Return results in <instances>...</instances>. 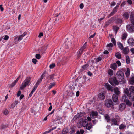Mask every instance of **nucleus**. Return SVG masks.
I'll return each instance as SVG.
<instances>
[{
    "label": "nucleus",
    "mask_w": 134,
    "mask_h": 134,
    "mask_svg": "<svg viewBox=\"0 0 134 134\" xmlns=\"http://www.w3.org/2000/svg\"><path fill=\"white\" fill-rule=\"evenodd\" d=\"M32 62L35 64L37 61V60L36 59H33L32 60Z\"/></svg>",
    "instance_id": "052dcab7"
},
{
    "label": "nucleus",
    "mask_w": 134,
    "mask_h": 134,
    "mask_svg": "<svg viewBox=\"0 0 134 134\" xmlns=\"http://www.w3.org/2000/svg\"><path fill=\"white\" fill-rule=\"evenodd\" d=\"M88 122L86 119L84 120L83 122V126L84 127H85L88 124Z\"/></svg>",
    "instance_id": "a878e982"
},
{
    "label": "nucleus",
    "mask_w": 134,
    "mask_h": 134,
    "mask_svg": "<svg viewBox=\"0 0 134 134\" xmlns=\"http://www.w3.org/2000/svg\"><path fill=\"white\" fill-rule=\"evenodd\" d=\"M105 97V95L104 93H101L98 95V98L101 100L104 99Z\"/></svg>",
    "instance_id": "9b49d317"
},
{
    "label": "nucleus",
    "mask_w": 134,
    "mask_h": 134,
    "mask_svg": "<svg viewBox=\"0 0 134 134\" xmlns=\"http://www.w3.org/2000/svg\"><path fill=\"white\" fill-rule=\"evenodd\" d=\"M129 90L130 92H133L134 93V87L132 86L130 87L129 88Z\"/></svg>",
    "instance_id": "58836bf2"
},
{
    "label": "nucleus",
    "mask_w": 134,
    "mask_h": 134,
    "mask_svg": "<svg viewBox=\"0 0 134 134\" xmlns=\"http://www.w3.org/2000/svg\"><path fill=\"white\" fill-rule=\"evenodd\" d=\"M115 56L118 59H120L121 58V54L119 52H117L116 53Z\"/></svg>",
    "instance_id": "c9c22d12"
},
{
    "label": "nucleus",
    "mask_w": 134,
    "mask_h": 134,
    "mask_svg": "<svg viewBox=\"0 0 134 134\" xmlns=\"http://www.w3.org/2000/svg\"><path fill=\"white\" fill-rule=\"evenodd\" d=\"M36 89V88L34 87L33 90H32V91L31 92L30 94H29V97H31L32 96V94H33L34 92V91H35V90Z\"/></svg>",
    "instance_id": "a19ab883"
},
{
    "label": "nucleus",
    "mask_w": 134,
    "mask_h": 134,
    "mask_svg": "<svg viewBox=\"0 0 134 134\" xmlns=\"http://www.w3.org/2000/svg\"><path fill=\"white\" fill-rule=\"evenodd\" d=\"M119 66L121 65V63L119 61H117L116 62V63H113L111 64L110 67H117V64Z\"/></svg>",
    "instance_id": "f8f14e48"
},
{
    "label": "nucleus",
    "mask_w": 134,
    "mask_h": 134,
    "mask_svg": "<svg viewBox=\"0 0 134 134\" xmlns=\"http://www.w3.org/2000/svg\"><path fill=\"white\" fill-rule=\"evenodd\" d=\"M21 94V91H19L17 93V95L18 97Z\"/></svg>",
    "instance_id": "338daca9"
},
{
    "label": "nucleus",
    "mask_w": 134,
    "mask_h": 134,
    "mask_svg": "<svg viewBox=\"0 0 134 134\" xmlns=\"http://www.w3.org/2000/svg\"><path fill=\"white\" fill-rule=\"evenodd\" d=\"M127 2L129 4L131 5L132 4V2L131 0H127Z\"/></svg>",
    "instance_id": "680f3d73"
},
{
    "label": "nucleus",
    "mask_w": 134,
    "mask_h": 134,
    "mask_svg": "<svg viewBox=\"0 0 134 134\" xmlns=\"http://www.w3.org/2000/svg\"><path fill=\"white\" fill-rule=\"evenodd\" d=\"M123 49L122 53L124 54H127L129 52V50L128 47H126Z\"/></svg>",
    "instance_id": "aec40b11"
},
{
    "label": "nucleus",
    "mask_w": 134,
    "mask_h": 134,
    "mask_svg": "<svg viewBox=\"0 0 134 134\" xmlns=\"http://www.w3.org/2000/svg\"><path fill=\"white\" fill-rule=\"evenodd\" d=\"M35 57L37 59H39L41 58V56L39 54H37L36 55Z\"/></svg>",
    "instance_id": "603ef678"
},
{
    "label": "nucleus",
    "mask_w": 134,
    "mask_h": 134,
    "mask_svg": "<svg viewBox=\"0 0 134 134\" xmlns=\"http://www.w3.org/2000/svg\"><path fill=\"white\" fill-rule=\"evenodd\" d=\"M111 21L110 20H109L107 21L105 23V26L107 27L111 23Z\"/></svg>",
    "instance_id": "4c0bfd02"
},
{
    "label": "nucleus",
    "mask_w": 134,
    "mask_h": 134,
    "mask_svg": "<svg viewBox=\"0 0 134 134\" xmlns=\"http://www.w3.org/2000/svg\"><path fill=\"white\" fill-rule=\"evenodd\" d=\"M126 107V105L124 103H122L119 106V108L121 110H124Z\"/></svg>",
    "instance_id": "a211bd4d"
},
{
    "label": "nucleus",
    "mask_w": 134,
    "mask_h": 134,
    "mask_svg": "<svg viewBox=\"0 0 134 134\" xmlns=\"http://www.w3.org/2000/svg\"><path fill=\"white\" fill-rule=\"evenodd\" d=\"M78 81L80 84H85L86 82L85 80H84L81 77H78Z\"/></svg>",
    "instance_id": "f3484780"
},
{
    "label": "nucleus",
    "mask_w": 134,
    "mask_h": 134,
    "mask_svg": "<svg viewBox=\"0 0 134 134\" xmlns=\"http://www.w3.org/2000/svg\"><path fill=\"white\" fill-rule=\"evenodd\" d=\"M118 96L115 94H113L112 96L113 100L114 102H116L118 100Z\"/></svg>",
    "instance_id": "dca6fc26"
},
{
    "label": "nucleus",
    "mask_w": 134,
    "mask_h": 134,
    "mask_svg": "<svg viewBox=\"0 0 134 134\" xmlns=\"http://www.w3.org/2000/svg\"><path fill=\"white\" fill-rule=\"evenodd\" d=\"M108 74L110 75H113V71L111 69H109L108 71Z\"/></svg>",
    "instance_id": "ea45409f"
},
{
    "label": "nucleus",
    "mask_w": 134,
    "mask_h": 134,
    "mask_svg": "<svg viewBox=\"0 0 134 134\" xmlns=\"http://www.w3.org/2000/svg\"><path fill=\"white\" fill-rule=\"evenodd\" d=\"M31 77H27L25 80L24 82H23L22 84L20 86V89L23 90L26 87L30 84Z\"/></svg>",
    "instance_id": "7ed1b4c3"
},
{
    "label": "nucleus",
    "mask_w": 134,
    "mask_h": 134,
    "mask_svg": "<svg viewBox=\"0 0 134 134\" xmlns=\"http://www.w3.org/2000/svg\"><path fill=\"white\" fill-rule=\"evenodd\" d=\"M63 132L64 134H66L68 132V129L65 128L63 130Z\"/></svg>",
    "instance_id": "de8ad7c7"
},
{
    "label": "nucleus",
    "mask_w": 134,
    "mask_h": 134,
    "mask_svg": "<svg viewBox=\"0 0 134 134\" xmlns=\"http://www.w3.org/2000/svg\"><path fill=\"white\" fill-rule=\"evenodd\" d=\"M118 81L121 84H122L126 82V80L124 79V75L123 72L121 71H118L116 74Z\"/></svg>",
    "instance_id": "f257e3e1"
},
{
    "label": "nucleus",
    "mask_w": 134,
    "mask_h": 134,
    "mask_svg": "<svg viewBox=\"0 0 134 134\" xmlns=\"http://www.w3.org/2000/svg\"><path fill=\"white\" fill-rule=\"evenodd\" d=\"M9 38L8 36L7 35H5L4 36V37L3 38L4 40H7Z\"/></svg>",
    "instance_id": "4d7b16f0"
},
{
    "label": "nucleus",
    "mask_w": 134,
    "mask_h": 134,
    "mask_svg": "<svg viewBox=\"0 0 134 134\" xmlns=\"http://www.w3.org/2000/svg\"><path fill=\"white\" fill-rule=\"evenodd\" d=\"M86 43L87 42H86L84 44L83 46L80 49L79 51L77 52V58H79L80 57L81 55V54H82L83 52L86 47Z\"/></svg>",
    "instance_id": "20e7f679"
},
{
    "label": "nucleus",
    "mask_w": 134,
    "mask_h": 134,
    "mask_svg": "<svg viewBox=\"0 0 134 134\" xmlns=\"http://www.w3.org/2000/svg\"><path fill=\"white\" fill-rule=\"evenodd\" d=\"M23 134H29V130H25L23 131Z\"/></svg>",
    "instance_id": "a18cd8bd"
},
{
    "label": "nucleus",
    "mask_w": 134,
    "mask_h": 134,
    "mask_svg": "<svg viewBox=\"0 0 134 134\" xmlns=\"http://www.w3.org/2000/svg\"><path fill=\"white\" fill-rule=\"evenodd\" d=\"M27 34V32H24L22 35L16 37V38H18V41L21 40H22L23 38Z\"/></svg>",
    "instance_id": "9d476101"
},
{
    "label": "nucleus",
    "mask_w": 134,
    "mask_h": 134,
    "mask_svg": "<svg viewBox=\"0 0 134 134\" xmlns=\"http://www.w3.org/2000/svg\"><path fill=\"white\" fill-rule=\"evenodd\" d=\"M117 44L118 47L121 50L123 49L124 48L123 46V44L121 43L118 42Z\"/></svg>",
    "instance_id": "cd10ccee"
},
{
    "label": "nucleus",
    "mask_w": 134,
    "mask_h": 134,
    "mask_svg": "<svg viewBox=\"0 0 134 134\" xmlns=\"http://www.w3.org/2000/svg\"><path fill=\"white\" fill-rule=\"evenodd\" d=\"M126 62L127 64L129 63H130V60L128 56H127L126 57Z\"/></svg>",
    "instance_id": "c03bdc74"
},
{
    "label": "nucleus",
    "mask_w": 134,
    "mask_h": 134,
    "mask_svg": "<svg viewBox=\"0 0 134 134\" xmlns=\"http://www.w3.org/2000/svg\"><path fill=\"white\" fill-rule=\"evenodd\" d=\"M98 115V113L97 111H92L90 114V116L92 118H96Z\"/></svg>",
    "instance_id": "6e6552de"
},
{
    "label": "nucleus",
    "mask_w": 134,
    "mask_h": 134,
    "mask_svg": "<svg viewBox=\"0 0 134 134\" xmlns=\"http://www.w3.org/2000/svg\"><path fill=\"white\" fill-rule=\"evenodd\" d=\"M126 30L130 33L134 32V26L131 24H128L126 26Z\"/></svg>",
    "instance_id": "39448f33"
},
{
    "label": "nucleus",
    "mask_w": 134,
    "mask_h": 134,
    "mask_svg": "<svg viewBox=\"0 0 134 134\" xmlns=\"http://www.w3.org/2000/svg\"><path fill=\"white\" fill-rule=\"evenodd\" d=\"M105 17H104L103 18H101L100 19H98V20L99 22L100 23L101 22V21L102 20H103L104 19Z\"/></svg>",
    "instance_id": "13d9d810"
},
{
    "label": "nucleus",
    "mask_w": 134,
    "mask_h": 134,
    "mask_svg": "<svg viewBox=\"0 0 134 134\" xmlns=\"http://www.w3.org/2000/svg\"><path fill=\"white\" fill-rule=\"evenodd\" d=\"M117 11V9L116 8V7H114L113 9L112 12H111V14L113 15H114Z\"/></svg>",
    "instance_id": "72a5a7b5"
},
{
    "label": "nucleus",
    "mask_w": 134,
    "mask_h": 134,
    "mask_svg": "<svg viewBox=\"0 0 134 134\" xmlns=\"http://www.w3.org/2000/svg\"><path fill=\"white\" fill-rule=\"evenodd\" d=\"M127 36V34L126 33H124L122 35V40H125Z\"/></svg>",
    "instance_id": "c756f323"
},
{
    "label": "nucleus",
    "mask_w": 134,
    "mask_h": 134,
    "mask_svg": "<svg viewBox=\"0 0 134 134\" xmlns=\"http://www.w3.org/2000/svg\"><path fill=\"white\" fill-rule=\"evenodd\" d=\"M127 42L129 45L134 46V40L133 38H129Z\"/></svg>",
    "instance_id": "4468645a"
},
{
    "label": "nucleus",
    "mask_w": 134,
    "mask_h": 134,
    "mask_svg": "<svg viewBox=\"0 0 134 134\" xmlns=\"http://www.w3.org/2000/svg\"><path fill=\"white\" fill-rule=\"evenodd\" d=\"M56 85V82H53V83H51V85L48 87V89H50L53 87L55 86Z\"/></svg>",
    "instance_id": "7c9ffc66"
},
{
    "label": "nucleus",
    "mask_w": 134,
    "mask_h": 134,
    "mask_svg": "<svg viewBox=\"0 0 134 134\" xmlns=\"http://www.w3.org/2000/svg\"><path fill=\"white\" fill-rule=\"evenodd\" d=\"M129 82L131 84H134V76L131 78L129 80Z\"/></svg>",
    "instance_id": "c85d7f7f"
},
{
    "label": "nucleus",
    "mask_w": 134,
    "mask_h": 134,
    "mask_svg": "<svg viewBox=\"0 0 134 134\" xmlns=\"http://www.w3.org/2000/svg\"><path fill=\"white\" fill-rule=\"evenodd\" d=\"M124 92L125 93L127 94V96L129 94V91L128 90V89L127 88L125 90H124Z\"/></svg>",
    "instance_id": "8fccbe9b"
},
{
    "label": "nucleus",
    "mask_w": 134,
    "mask_h": 134,
    "mask_svg": "<svg viewBox=\"0 0 134 134\" xmlns=\"http://www.w3.org/2000/svg\"><path fill=\"white\" fill-rule=\"evenodd\" d=\"M85 113H81V112H80V113H78L77 114V116H79V118H80V117L84 115L85 114Z\"/></svg>",
    "instance_id": "37998d69"
},
{
    "label": "nucleus",
    "mask_w": 134,
    "mask_h": 134,
    "mask_svg": "<svg viewBox=\"0 0 134 134\" xmlns=\"http://www.w3.org/2000/svg\"><path fill=\"white\" fill-rule=\"evenodd\" d=\"M130 99L132 101H134V93L133 92H130L128 95Z\"/></svg>",
    "instance_id": "ddd939ff"
},
{
    "label": "nucleus",
    "mask_w": 134,
    "mask_h": 134,
    "mask_svg": "<svg viewBox=\"0 0 134 134\" xmlns=\"http://www.w3.org/2000/svg\"><path fill=\"white\" fill-rule=\"evenodd\" d=\"M117 22L119 23L122 24L123 23V21L122 19H117Z\"/></svg>",
    "instance_id": "79ce46f5"
},
{
    "label": "nucleus",
    "mask_w": 134,
    "mask_h": 134,
    "mask_svg": "<svg viewBox=\"0 0 134 134\" xmlns=\"http://www.w3.org/2000/svg\"><path fill=\"white\" fill-rule=\"evenodd\" d=\"M96 34V33H94L93 35H91L89 37V38H93L94 37V36H95Z\"/></svg>",
    "instance_id": "bf43d9fd"
},
{
    "label": "nucleus",
    "mask_w": 134,
    "mask_h": 134,
    "mask_svg": "<svg viewBox=\"0 0 134 134\" xmlns=\"http://www.w3.org/2000/svg\"><path fill=\"white\" fill-rule=\"evenodd\" d=\"M85 127L86 129L90 130L91 129L92 127V126L91 124L89 123Z\"/></svg>",
    "instance_id": "b1692460"
},
{
    "label": "nucleus",
    "mask_w": 134,
    "mask_h": 134,
    "mask_svg": "<svg viewBox=\"0 0 134 134\" xmlns=\"http://www.w3.org/2000/svg\"><path fill=\"white\" fill-rule=\"evenodd\" d=\"M130 51L133 54H134V48H132L130 49Z\"/></svg>",
    "instance_id": "774afa93"
},
{
    "label": "nucleus",
    "mask_w": 134,
    "mask_h": 134,
    "mask_svg": "<svg viewBox=\"0 0 134 134\" xmlns=\"http://www.w3.org/2000/svg\"><path fill=\"white\" fill-rule=\"evenodd\" d=\"M96 59V62H98L101 60L102 59V58L101 57H99L97 59Z\"/></svg>",
    "instance_id": "5fc2aeb1"
},
{
    "label": "nucleus",
    "mask_w": 134,
    "mask_h": 134,
    "mask_svg": "<svg viewBox=\"0 0 134 134\" xmlns=\"http://www.w3.org/2000/svg\"><path fill=\"white\" fill-rule=\"evenodd\" d=\"M113 46V45L112 43H111L109 44H107V47L109 48H111Z\"/></svg>",
    "instance_id": "3c124183"
},
{
    "label": "nucleus",
    "mask_w": 134,
    "mask_h": 134,
    "mask_svg": "<svg viewBox=\"0 0 134 134\" xmlns=\"http://www.w3.org/2000/svg\"><path fill=\"white\" fill-rule=\"evenodd\" d=\"M54 74L51 75H49L48 76V78L49 79H52L53 81V79H55L54 77Z\"/></svg>",
    "instance_id": "e433bc0d"
},
{
    "label": "nucleus",
    "mask_w": 134,
    "mask_h": 134,
    "mask_svg": "<svg viewBox=\"0 0 134 134\" xmlns=\"http://www.w3.org/2000/svg\"><path fill=\"white\" fill-rule=\"evenodd\" d=\"M113 104V103L111 99H108L105 101V105L108 107H111Z\"/></svg>",
    "instance_id": "0eeeda50"
},
{
    "label": "nucleus",
    "mask_w": 134,
    "mask_h": 134,
    "mask_svg": "<svg viewBox=\"0 0 134 134\" xmlns=\"http://www.w3.org/2000/svg\"><path fill=\"white\" fill-rule=\"evenodd\" d=\"M112 81L113 83L110 82V83L112 85H116L118 84V82L117 80L116 79V78H114L112 80Z\"/></svg>",
    "instance_id": "4be33fe9"
},
{
    "label": "nucleus",
    "mask_w": 134,
    "mask_h": 134,
    "mask_svg": "<svg viewBox=\"0 0 134 134\" xmlns=\"http://www.w3.org/2000/svg\"><path fill=\"white\" fill-rule=\"evenodd\" d=\"M104 117L105 119L107 120V122H109L110 118L109 116L107 114H105L104 115Z\"/></svg>",
    "instance_id": "5701e85b"
},
{
    "label": "nucleus",
    "mask_w": 134,
    "mask_h": 134,
    "mask_svg": "<svg viewBox=\"0 0 134 134\" xmlns=\"http://www.w3.org/2000/svg\"><path fill=\"white\" fill-rule=\"evenodd\" d=\"M111 41L115 45L116 44V42L115 41V40L114 38H112L111 39Z\"/></svg>",
    "instance_id": "09e8293b"
},
{
    "label": "nucleus",
    "mask_w": 134,
    "mask_h": 134,
    "mask_svg": "<svg viewBox=\"0 0 134 134\" xmlns=\"http://www.w3.org/2000/svg\"><path fill=\"white\" fill-rule=\"evenodd\" d=\"M82 79L84 80H85L86 81V76L83 75L81 76V77Z\"/></svg>",
    "instance_id": "0e129e2a"
},
{
    "label": "nucleus",
    "mask_w": 134,
    "mask_h": 134,
    "mask_svg": "<svg viewBox=\"0 0 134 134\" xmlns=\"http://www.w3.org/2000/svg\"><path fill=\"white\" fill-rule=\"evenodd\" d=\"M104 86L108 90H110L112 92L113 91V89H112L113 87L111 85L108 83H106Z\"/></svg>",
    "instance_id": "1a4fd4ad"
},
{
    "label": "nucleus",
    "mask_w": 134,
    "mask_h": 134,
    "mask_svg": "<svg viewBox=\"0 0 134 134\" xmlns=\"http://www.w3.org/2000/svg\"><path fill=\"white\" fill-rule=\"evenodd\" d=\"M113 30L115 31V33L116 34L119 29V27L116 26H114L113 27Z\"/></svg>",
    "instance_id": "f704fd0d"
},
{
    "label": "nucleus",
    "mask_w": 134,
    "mask_h": 134,
    "mask_svg": "<svg viewBox=\"0 0 134 134\" xmlns=\"http://www.w3.org/2000/svg\"><path fill=\"white\" fill-rule=\"evenodd\" d=\"M121 2H120L119 3H118L117 5L115 7H116V8L118 9L119 5L120 4Z\"/></svg>",
    "instance_id": "69168bd1"
},
{
    "label": "nucleus",
    "mask_w": 134,
    "mask_h": 134,
    "mask_svg": "<svg viewBox=\"0 0 134 134\" xmlns=\"http://www.w3.org/2000/svg\"><path fill=\"white\" fill-rule=\"evenodd\" d=\"M21 76L20 75L16 79V80L14 81L10 85V87H14L16 83L18 80L20 78Z\"/></svg>",
    "instance_id": "2eb2a0df"
},
{
    "label": "nucleus",
    "mask_w": 134,
    "mask_h": 134,
    "mask_svg": "<svg viewBox=\"0 0 134 134\" xmlns=\"http://www.w3.org/2000/svg\"><path fill=\"white\" fill-rule=\"evenodd\" d=\"M124 102L126 103V104L127 105L131 106L132 105V103L128 100L126 99L124 100Z\"/></svg>",
    "instance_id": "bb28decb"
},
{
    "label": "nucleus",
    "mask_w": 134,
    "mask_h": 134,
    "mask_svg": "<svg viewBox=\"0 0 134 134\" xmlns=\"http://www.w3.org/2000/svg\"><path fill=\"white\" fill-rule=\"evenodd\" d=\"M122 16L124 19L125 20H126L129 18V14L128 12H125L123 14Z\"/></svg>",
    "instance_id": "412c9836"
},
{
    "label": "nucleus",
    "mask_w": 134,
    "mask_h": 134,
    "mask_svg": "<svg viewBox=\"0 0 134 134\" xmlns=\"http://www.w3.org/2000/svg\"><path fill=\"white\" fill-rule=\"evenodd\" d=\"M84 130L83 129H80V131H77L76 132L77 134H83Z\"/></svg>",
    "instance_id": "473e14b6"
},
{
    "label": "nucleus",
    "mask_w": 134,
    "mask_h": 134,
    "mask_svg": "<svg viewBox=\"0 0 134 134\" xmlns=\"http://www.w3.org/2000/svg\"><path fill=\"white\" fill-rule=\"evenodd\" d=\"M6 127V126L3 124H2L1 126V128L4 129Z\"/></svg>",
    "instance_id": "864d4df0"
},
{
    "label": "nucleus",
    "mask_w": 134,
    "mask_h": 134,
    "mask_svg": "<svg viewBox=\"0 0 134 134\" xmlns=\"http://www.w3.org/2000/svg\"><path fill=\"white\" fill-rule=\"evenodd\" d=\"M83 7L84 5L83 3H81L80 5V7L81 9H82L83 8Z\"/></svg>",
    "instance_id": "e2e57ef3"
},
{
    "label": "nucleus",
    "mask_w": 134,
    "mask_h": 134,
    "mask_svg": "<svg viewBox=\"0 0 134 134\" xmlns=\"http://www.w3.org/2000/svg\"><path fill=\"white\" fill-rule=\"evenodd\" d=\"M126 127V125L125 124H122L119 125V128L121 130L124 129Z\"/></svg>",
    "instance_id": "393cba45"
},
{
    "label": "nucleus",
    "mask_w": 134,
    "mask_h": 134,
    "mask_svg": "<svg viewBox=\"0 0 134 134\" xmlns=\"http://www.w3.org/2000/svg\"><path fill=\"white\" fill-rule=\"evenodd\" d=\"M8 111L7 109H5L3 111V113L4 114L6 115L8 114Z\"/></svg>",
    "instance_id": "49530a36"
},
{
    "label": "nucleus",
    "mask_w": 134,
    "mask_h": 134,
    "mask_svg": "<svg viewBox=\"0 0 134 134\" xmlns=\"http://www.w3.org/2000/svg\"><path fill=\"white\" fill-rule=\"evenodd\" d=\"M115 94L118 96H119L120 93V91L119 90L118 88L117 87H115L113 90Z\"/></svg>",
    "instance_id": "6ab92c4d"
},
{
    "label": "nucleus",
    "mask_w": 134,
    "mask_h": 134,
    "mask_svg": "<svg viewBox=\"0 0 134 134\" xmlns=\"http://www.w3.org/2000/svg\"><path fill=\"white\" fill-rule=\"evenodd\" d=\"M44 74H43L41 76L40 78L38 80L37 82L34 85V87L36 88V89H37L39 84L42 81V80L44 77Z\"/></svg>",
    "instance_id": "423d86ee"
},
{
    "label": "nucleus",
    "mask_w": 134,
    "mask_h": 134,
    "mask_svg": "<svg viewBox=\"0 0 134 134\" xmlns=\"http://www.w3.org/2000/svg\"><path fill=\"white\" fill-rule=\"evenodd\" d=\"M79 118V116H77V114L75 115V116L73 118V120H75Z\"/></svg>",
    "instance_id": "6e6d98bb"
},
{
    "label": "nucleus",
    "mask_w": 134,
    "mask_h": 134,
    "mask_svg": "<svg viewBox=\"0 0 134 134\" xmlns=\"http://www.w3.org/2000/svg\"><path fill=\"white\" fill-rule=\"evenodd\" d=\"M120 118L118 115L116 116L115 118L111 120V125L118 126L120 122Z\"/></svg>",
    "instance_id": "f03ea898"
},
{
    "label": "nucleus",
    "mask_w": 134,
    "mask_h": 134,
    "mask_svg": "<svg viewBox=\"0 0 134 134\" xmlns=\"http://www.w3.org/2000/svg\"><path fill=\"white\" fill-rule=\"evenodd\" d=\"M130 73V70L129 68L127 69V71L125 72V75L127 77L129 75Z\"/></svg>",
    "instance_id": "2f4dec72"
}]
</instances>
